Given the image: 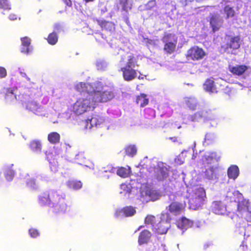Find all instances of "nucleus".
<instances>
[{
  "instance_id": "nucleus-5",
  "label": "nucleus",
  "mask_w": 251,
  "mask_h": 251,
  "mask_svg": "<svg viewBox=\"0 0 251 251\" xmlns=\"http://www.w3.org/2000/svg\"><path fill=\"white\" fill-rule=\"evenodd\" d=\"M164 43V51L167 54H171L176 50L177 43V38L174 34L168 33L165 34L162 38Z\"/></svg>"
},
{
  "instance_id": "nucleus-12",
  "label": "nucleus",
  "mask_w": 251,
  "mask_h": 251,
  "mask_svg": "<svg viewBox=\"0 0 251 251\" xmlns=\"http://www.w3.org/2000/svg\"><path fill=\"white\" fill-rule=\"evenodd\" d=\"M155 178L159 181H163L169 176L168 169L163 163L158 164L155 170Z\"/></svg>"
},
{
  "instance_id": "nucleus-15",
  "label": "nucleus",
  "mask_w": 251,
  "mask_h": 251,
  "mask_svg": "<svg viewBox=\"0 0 251 251\" xmlns=\"http://www.w3.org/2000/svg\"><path fill=\"white\" fill-rule=\"evenodd\" d=\"M25 107L27 109L33 112L36 114H39L42 112L43 107L37 102L32 100L29 101L25 103Z\"/></svg>"
},
{
  "instance_id": "nucleus-37",
  "label": "nucleus",
  "mask_w": 251,
  "mask_h": 251,
  "mask_svg": "<svg viewBox=\"0 0 251 251\" xmlns=\"http://www.w3.org/2000/svg\"><path fill=\"white\" fill-rule=\"evenodd\" d=\"M146 251H151L149 249ZM152 251H167V250L164 244H163L161 242L158 241L154 243Z\"/></svg>"
},
{
  "instance_id": "nucleus-21",
  "label": "nucleus",
  "mask_w": 251,
  "mask_h": 251,
  "mask_svg": "<svg viewBox=\"0 0 251 251\" xmlns=\"http://www.w3.org/2000/svg\"><path fill=\"white\" fill-rule=\"evenodd\" d=\"M102 122L101 117L97 115H94L91 119H88L86 121V128H91L94 126H97L100 125Z\"/></svg>"
},
{
  "instance_id": "nucleus-54",
  "label": "nucleus",
  "mask_w": 251,
  "mask_h": 251,
  "mask_svg": "<svg viewBox=\"0 0 251 251\" xmlns=\"http://www.w3.org/2000/svg\"><path fill=\"white\" fill-rule=\"evenodd\" d=\"M21 74L23 75V76H25V77H26V78L27 79V80H30V78H28V77H26V74H25V73H21Z\"/></svg>"
},
{
  "instance_id": "nucleus-42",
  "label": "nucleus",
  "mask_w": 251,
  "mask_h": 251,
  "mask_svg": "<svg viewBox=\"0 0 251 251\" xmlns=\"http://www.w3.org/2000/svg\"><path fill=\"white\" fill-rule=\"evenodd\" d=\"M145 118L147 119H151L155 117V111L154 109L148 108L145 109Z\"/></svg>"
},
{
  "instance_id": "nucleus-7",
  "label": "nucleus",
  "mask_w": 251,
  "mask_h": 251,
  "mask_svg": "<svg viewBox=\"0 0 251 251\" xmlns=\"http://www.w3.org/2000/svg\"><path fill=\"white\" fill-rule=\"evenodd\" d=\"M227 42L221 46V48L224 52H228L229 50L233 51L239 49L241 47V39L239 35L231 36L226 35Z\"/></svg>"
},
{
  "instance_id": "nucleus-52",
  "label": "nucleus",
  "mask_w": 251,
  "mask_h": 251,
  "mask_svg": "<svg viewBox=\"0 0 251 251\" xmlns=\"http://www.w3.org/2000/svg\"><path fill=\"white\" fill-rule=\"evenodd\" d=\"M54 30L56 31V32H59L61 30V26L59 25L58 24H56L54 25Z\"/></svg>"
},
{
  "instance_id": "nucleus-41",
  "label": "nucleus",
  "mask_w": 251,
  "mask_h": 251,
  "mask_svg": "<svg viewBox=\"0 0 251 251\" xmlns=\"http://www.w3.org/2000/svg\"><path fill=\"white\" fill-rule=\"evenodd\" d=\"M193 196L200 198V199L201 198L205 199L206 198L205 191L204 189L202 187L198 188L195 190V193Z\"/></svg>"
},
{
  "instance_id": "nucleus-49",
  "label": "nucleus",
  "mask_w": 251,
  "mask_h": 251,
  "mask_svg": "<svg viewBox=\"0 0 251 251\" xmlns=\"http://www.w3.org/2000/svg\"><path fill=\"white\" fill-rule=\"evenodd\" d=\"M202 113L200 112H196L192 116V118L194 117L192 119L193 121L197 120L199 118H201L202 117Z\"/></svg>"
},
{
  "instance_id": "nucleus-4",
  "label": "nucleus",
  "mask_w": 251,
  "mask_h": 251,
  "mask_svg": "<svg viewBox=\"0 0 251 251\" xmlns=\"http://www.w3.org/2000/svg\"><path fill=\"white\" fill-rule=\"evenodd\" d=\"M102 88L103 84H102V87L97 88V90L92 93L97 104L99 102H106L112 100L115 97L114 93L111 90H106L101 91L100 89H102Z\"/></svg>"
},
{
  "instance_id": "nucleus-24",
  "label": "nucleus",
  "mask_w": 251,
  "mask_h": 251,
  "mask_svg": "<svg viewBox=\"0 0 251 251\" xmlns=\"http://www.w3.org/2000/svg\"><path fill=\"white\" fill-rule=\"evenodd\" d=\"M239 175V169L237 166L231 165L227 169V176L229 178L235 180Z\"/></svg>"
},
{
  "instance_id": "nucleus-8",
  "label": "nucleus",
  "mask_w": 251,
  "mask_h": 251,
  "mask_svg": "<svg viewBox=\"0 0 251 251\" xmlns=\"http://www.w3.org/2000/svg\"><path fill=\"white\" fill-rule=\"evenodd\" d=\"M206 54L205 51L202 48L198 46H194L187 50L186 57L188 60L195 61L202 59Z\"/></svg>"
},
{
  "instance_id": "nucleus-11",
  "label": "nucleus",
  "mask_w": 251,
  "mask_h": 251,
  "mask_svg": "<svg viewBox=\"0 0 251 251\" xmlns=\"http://www.w3.org/2000/svg\"><path fill=\"white\" fill-rule=\"evenodd\" d=\"M136 213V210L132 206H126L122 209L116 210L115 216L116 218L128 217L133 216Z\"/></svg>"
},
{
  "instance_id": "nucleus-27",
  "label": "nucleus",
  "mask_w": 251,
  "mask_h": 251,
  "mask_svg": "<svg viewBox=\"0 0 251 251\" xmlns=\"http://www.w3.org/2000/svg\"><path fill=\"white\" fill-rule=\"evenodd\" d=\"M131 173L130 167H119L117 170V174L121 177L126 178L130 176Z\"/></svg>"
},
{
  "instance_id": "nucleus-53",
  "label": "nucleus",
  "mask_w": 251,
  "mask_h": 251,
  "mask_svg": "<svg viewBox=\"0 0 251 251\" xmlns=\"http://www.w3.org/2000/svg\"><path fill=\"white\" fill-rule=\"evenodd\" d=\"M9 18L11 20H15L17 19V16L14 14H11L9 15Z\"/></svg>"
},
{
  "instance_id": "nucleus-13",
  "label": "nucleus",
  "mask_w": 251,
  "mask_h": 251,
  "mask_svg": "<svg viewBox=\"0 0 251 251\" xmlns=\"http://www.w3.org/2000/svg\"><path fill=\"white\" fill-rule=\"evenodd\" d=\"M96 22L100 26L102 30L108 32H113L115 29V24L111 21H107L105 20L96 19Z\"/></svg>"
},
{
  "instance_id": "nucleus-23",
  "label": "nucleus",
  "mask_w": 251,
  "mask_h": 251,
  "mask_svg": "<svg viewBox=\"0 0 251 251\" xmlns=\"http://www.w3.org/2000/svg\"><path fill=\"white\" fill-rule=\"evenodd\" d=\"M151 233L148 230H144L139 234L138 237V243L142 245L147 243L150 239Z\"/></svg>"
},
{
  "instance_id": "nucleus-32",
  "label": "nucleus",
  "mask_w": 251,
  "mask_h": 251,
  "mask_svg": "<svg viewBox=\"0 0 251 251\" xmlns=\"http://www.w3.org/2000/svg\"><path fill=\"white\" fill-rule=\"evenodd\" d=\"M224 12L226 14V19L232 18L235 15V11L233 7L229 5H226L223 8Z\"/></svg>"
},
{
  "instance_id": "nucleus-26",
  "label": "nucleus",
  "mask_w": 251,
  "mask_h": 251,
  "mask_svg": "<svg viewBox=\"0 0 251 251\" xmlns=\"http://www.w3.org/2000/svg\"><path fill=\"white\" fill-rule=\"evenodd\" d=\"M66 185L68 188L73 190H78L82 187V182L75 179H69L67 182Z\"/></svg>"
},
{
  "instance_id": "nucleus-10",
  "label": "nucleus",
  "mask_w": 251,
  "mask_h": 251,
  "mask_svg": "<svg viewBox=\"0 0 251 251\" xmlns=\"http://www.w3.org/2000/svg\"><path fill=\"white\" fill-rule=\"evenodd\" d=\"M185 203L173 201L166 208L170 213L174 215H178L185 211Z\"/></svg>"
},
{
  "instance_id": "nucleus-43",
  "label": "nucleus",
  "mask_w": 251,
  "mask_h": 251,
  "mask_svg": "<svg viewBox=\"0 0 251 251\" xmlns=\"http://www.w3.org/2000/svg\"><path fill=\"white\" fill-rule=\"evenodd\" d=\"M215 137L214 135L211 133L206 134L204 138V142L207 145L213 143L215 141Z\"/></svg>"
},
{
  "instance_id": "nucleus-16",
  "label": "nucleus",
  "mask_w": 251,
  "mask_h": 251,
  "mask_svg": "<svg viewBox=\"0 0 251 251\" xmlns=\"http://www.w3.org/2000/svg\"><path fill=\"white\" fill-rule=\"evenodd\" d=\"M22 42L21 52L28 54L32 50V48L30 46L31 39L27 36L21 38Z\"/></svg>"
},
{
  "instance_id": "nucleus-19",
  "label": "nucleus",
  "mask_w": 251,
  "mask_h": 251,
  "mask_svg": "<svg viewBox=\"0 0 251 251\" xmlns=\"http://www.w3.org/2000/svg\"><path fill=\"white\" fill-rule=\"evenodd\" d=\"M212 206V210L216 214H224L226 211V206L221 201H214Z\"/></svg>"
},
{
  "instance_id": "nucleus-28",
  "label": "nucleus",
  "mask_w": 251,
  "mask_h": 251,
  "mask_svg": "<svg viewBox=\"0 0 251 251\" xmlns=\"http://www.w3.org/2000/svg\"><path fill=\"white\" fill-rule=\"evenodd\" d=\"M149 100L147 98V95L145 94H141L137 96L136 102L140 104V107H143L149 103Z\"/></svg>"
},
{
  "instance_id": "nucleus-33",
  "label": "nucleus",
  "mask_w": 251,
  "mask_h": 251,
  "mask_svg": "<svg viewBox=\"0 0 251 251\" xmlns=\"http://www.w3.org/2000/svg\"><path fill=\"white\" fill-rule=\"evenodd\" d=\"M184 102L186 105L191 110H195L197 107L196 100L192 98H185Z\"/></svg>"
},
{
  "instance_id": "nucleus-38",
  "label": "nucleus",
  "mask_w": 251,
  "mask_h": 251,
  "mask_svg": "<svg viewBox=\"0 0 251 251\" xmlns=\"http://www.w3.org/2000/svg\"><path fill=\"white\" fill-rule=\"evenodd\" d=\"M159 221L156 220V218L152 215H148L145 219V223L146 225H151L153 228L157 224V222Z\"/></svg>"
},
{
  "instance_id": "nucleus-25",
  "label": "nucleus",
  "mask_w": 251,
  "mask_h": 251,
  "mask_svg": "<svg viewBox=\"0 0 251 251\" xmlns=\"http://www.w3.org/2000/svg\"><path fill=\"white\" fill-rule=\"evenodd\" d=\"M29 149L33 152H41L42 150V144L38 140L31 141L28 145Z\"/></svg>"
},
{
  "instance_id": "nucleus-48",
  "label": "nucleus",
  "mask_w": 251,
  "mask_h": 251,
  "mask_svg": "<svg viewBox=\"0 0 251 251\" xmlns=\"http://www.w3.org/2000/svg\"><path fill=\"white\" fill-rule=\"evenodd\" d=\"M7 75V71L6 69L2 67H0V78H4Z\"/></svg>"
},
{
  "instance_id": "nucleus-47",
  "label": "nucleus",
  "mask_w": 251,
  "mask_h": 251,
  "mask_svg": "<svg viewBox=\"0 0 251 251\" xmlns=\"http://www.w3.org/2000/svg\"><path fill=\"white\" fill-rule=\"evenodd\" d=\"M120 3L122 6V9L124 11L127 10L128 0H120Z\"/></svg>"
},
{
  "instance_id": "nucleus-50",
  "label": "nucleus",
  "mask_w": 251,
  "mask_h": 251,
  "mask_svg": "<svg viewBox=\"0 0 251 251\" xmlns=\"http://www.w3.org/2000/svg\"><path fill=\"white\" fill-rule=\"evenodd\" d=\"M169 139L174 143L179 142V141L180 140L179 138L178 137H176V136L171 137Z\"/></svg>"
},
{
  "instance_id": "nucleus-29",
  "label": "nucleus",
  "mask_w": 251,
  "mask_h": 251,
  "mask_svg": "<svg viewBox=\"0 0 251 251\" xmlns=\"http://www.w3.org/2000/svg\"><path fill=\"white\" fill-rule=\"evenodd\" d=\"M48 140L52 144L58 143L60 140V135L56 132H52L48 134Z\"/></svg>"
},
{
  "instance_id": "nucleus-34",
  "label": "nucleus",
  "mask_w": 251,
  "mask_h": 251,
  "mask_svg": "<svg viewBox=\"0 0 251 251\" xmlns=\"http://www.w3.org/2000/svg\"><path fill=\"white\" fill-rule=\"evenodd\" d=\"M205 161L207 164H210L213 159H215L217 161L220 159V156H219L217 152H211L208 155L204 156Z\"/></svg>"
},
{
  "instance_id": "nucleus-14",
  "label": "nucleus",
  "mask_w": 251,
  "mask_h": 251,
  "mask_svg": "<svg viewBox=\"0 0 251 251\" xmlns=\"http://www.w3.org/2000/svg\"><path fill=\"white\" fill-rule=\"evenodd\" d=\"M14 90L11 88H3L0 91V94L4 98L6 102H10L16 100Z\"/></svg>"
},
{
  "instance_id": "nucleus-1",
  "label": "nucleus",
  "mask_w": 251,
  "mask_h": 251,
  "mask_svg": "<svg viewBox=\"0 0 251 251\" xmlns=\"http://www.w3.org/2000/svg\"><path fill=\"white\" fill-rule=\"evenodd\" d=\"M38 203L41 206L48 205L52 207L55 213L65 212L68 207L65 195L59 194L55 190L42 193L38 197Z\"/></svg>"
},
{
  "instance_id": "nucleus-36",
  "label": "nucleus",
  "mask_w": 251,
  "mask_h": 251,
  "mask_svg": "<svg viewBox=\"0 0 251 251\" xmlns=\"http://www.w3.org/2000/svg\"><path fill=\"white\" fill-rule=\"evenodd\" d=\"M125 150L126 155L129 156L133 157L137 153V148L135 145H128L125 148Z\"/></svg>"
},
{
  "instance_id": "nucleus-20",
  "label": "nucleus",
  "mask_w": 251,
  "mask_h": 251,
  "mask_svg": "<svg viewBox=\"0 0 251 251\" xmlns=\"http://www.w3.org/2000/svg\"><path fill=\"white\" fill-rule=\"evenodd\" d=\"M205 199L193 196L189 201L190 207L193 209H199L204 204Z\"/></svg>"
},
{
  "instance_id": "nucleus-18",
  "label": "nucleus",
  "mask_w": 251,
  "mask_h": 251,
  "mask_svg": "<svg viewBox=\"0 0 251 251\" xmlns=\"http://www.w3.org/2000/svg\"><path fill=\"white\" fill-rule=\"evenodd\" d=\"M248 67L245 65L229 66L228 70L232 74L236 75H241L248 70Z\"/></svg>"
},
{
  "instance_id": "nucleus-40",
  "label": "nucleus",
  "mask_w": 251,
  "mask_h": 251,
  "mask_svg": "<svg viewBox=\"0 0 251 251\" xmlns=\"http://www.w3.org/2000/svg\"><path fill=\"white\" fill-rule=\"evenodd\" d=\"M248 203L245 201H239L237 204V210L240 212L247 211L249 209Z\"/></svg>"
},
{
  "instance_id": "nucleus-45",
  "label": "nucleus",
  "mask_w": 251,
  "mask_h": 251,
  "mask_svg": "<svg viewBox=\"0 0 251 251\" xmlns=\"http://www.w3.org/2000/svg\"><path fill=\"white\" fill-rule=\"evenodd\" d=\"M14 176V171L12 169L6 170L5 172V177L8 181L11 180Z\"/></svg>"
},
{
  "instance_id": "nucleus-46",
  "label": "nucleus",
  "mask_w": 251,
  "mask_h": 251,
  "mask_svg": "<svg viewBox=\"0 0 251 251\" xmlns=\"http://www.w3.org/2000/svg\"><path fill=\"white\" fill-rule=\"evenodd\" d=\"M28 232L30 236L32 238H36L40 234L38 230L34 228H30L28 230Z\"/></svg>"
},
{
  "instance_id": "nucleus-9",
  "label": "nucleus",
  "mask_w": 251,
  "mask_h": 251,
  "mask_svg": "<svg viewBox=\"0 0 251 251\" xmlns=\"http://www.w3.org/2000/svg\"><path fill=\"white\" fill-rule=\"evenodd\" d=\"M223 22L219 14L213 13L210 15L209 22L213 33L220 30L222 27Z\"/></svg>"
},
{
  "instance_id": "nucleus-39",
  "label": "nucleus",
  "mask_w": 251,
  "mask_h": 251,
  "mask_svg": "<svg viewBox=\"0 0 251 251\" xmlns=\"http://www.w3.org/2000/svg\"><path fill=\"white\" fill-rule=\"evenodd\" d=\"M47 41L49 44L50 45H54L56 44L58 41V36L57 34L55 32L49 34Z\"/></svg>"
},
{
  "instance_id": "nucleus-17",
  "label": "nucleus",
  "mask_w": 251,
  "mask_h": 251,
  "mask_svg": "<svg viewBox=\"0 0 251 251\" xmlns=\"http://www.w3.org/2000/svg\"><path fill=\"white\" fill-rule=\"evenodd\" d=\"M203 89L210 94L217 93L218 92L215 82L211 79H207L203 85Z\"/></svg>"
},
{
  "instance_id": "nucleus-2",
  "label": "nucleus",
  "mask_w": 251,
  "mask_h": 251,
  "mask_svg": "<svg viewBox=\"0 0 251 251\" xmlns=\"http://www.w3.org/2000/svg\"><path fill=\"white\" fill-rule=\"evenodd\" d=\"M124 79L127 81H131L137 77V70L135 69L139 66L138 63V56L134 54L127 52L123 55L119 62Z\"/></svg>"
},
{
  "instance_id": "nucleus-22",
  "label": "nucleus",
  "mask_w": 251,
  "mask_h": 251,
  "mask_svg": "<svg viewBox=\"0 0 251 251\" xmlns=\"http://www.w3.org/2000/svg\"><path fill=\"white\" fill-rule=\"evenodd\" d=\"M169 223L165 220H162L157 223L154 228L158 234H163L167 232L169 228Z\"/></svg>"
},
{
  "instance_id": "nucleus-30",
  "label": "nucleus",
  "mask_w": 251,
  "mask_h": 251,
  "mask_svg": "<svg viewBox=\"0 0 251 251\" xmlns=\"http://www.w3.org/2000/svg\"><path fill=\"white\" fill-rule=\"evenodd\" d=\"M26 186L31 190H36L38 188L36 179L33 177H27L25 178Z\"/></svg>"
},
{
  "instance_id": "nucleus-6",
  "label": "nucleus",
  "mask_w": 251,
  "mask_h": 251,
  "mask_svg": "<svg viewBox=\"0 0 251 251\" xmlns=\"http://www.w3.org/2000/svg\"><path fill=\"white\" fill-rule=\"evenodd\" d=\"M102 87V83L95 81L91 83L79 82L75 86V90L80 93L86 94V95L93 93L97 89Z\"/></svg>"
},
{
  "instance_id": "nucleus-3",
  "label": "nucleus",
  "mask_w": 251,
  "mask_h": 251,
  "mask_svg": "<svg viewBox=\"0 0 251 251\" xmlns=\"http://www.w3.org/2000/svg\"><path fill=\"white\" fill-rule=\"evenodd\" d=\"M97 104L92 94L84 95L78 99L74 105V111L77 115L82 114L87 111L93 110Z\"/></svg>"
},
{
  "instance_id": "nucleus-44",
  "label": "nucleus",
  "mask_w": 251,
  "mask_h": 251,
  "mask_svg": "<svg viewBox=\"0 0 251 251\" xmlns=\"http://www.w3.org/2000/svg\"><path fill=\"white\" fill-rule=\"evenodd\" d=\"M0 8L10 10L11 7L8 0H0Z\"/></svg>"
},
{
  "instance_id": "nucleus-31",
  "label": "nucleus",
  "mask_w": 251,
  "mask_h": 251,
  "mask_svg": "<svg viewBox=\"0 0 251 251\" xmlns=\"http://www.w3.org/2000/svg\"><path fill=\"white\" fill-rule=\"evenodd\" d=\"M178 226L182 229H186L193 225V222L185 217H182L180 221L178 222Z\"/></svg>"
},
{
  "instance_id": "nucleus-51",
  "label": "nucleus",
  "mask_w": 251,
  "mask_h": 251,
  "mask_svg": "<svg viewBox=\"0 0 251 251\" xmlns=\"http://www.w3.org/2000/svg\"><path fill=\"white\" fill-rule=\"evenodd\" d=\"M62 1L65 3V4L69 7H71L72 5V2L71 0H62Z\"/></svg>"
},
{
  "instance_id": "nucleus-35",
  "label": "nucleus",
  "mask_w": 251,
  "mask_h": 251,
  "mask_svg": "<svg viewBox=\"0 0 251 251\" xmlns=\"http://www.w3.org/2000/svg\"><path fill=\"white\" fill-rule=\"evenodd\" d=\"M206 178L209 180H212L216 177L215 169L213 167H210L207 169L205 171L204 174Z\"/></svg>"
}]
</instances>
